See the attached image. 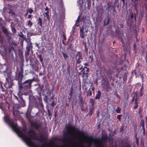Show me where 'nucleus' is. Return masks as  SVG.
I'll use <instances>...</instances> for the list:
<instances>
[{"label":"nucleus","mask_w":147,"mask_h":147,"mask_svg":"<svg viewBox=\"0 0 147 147\" xmlns=\"http://www.w3.org/2000/svg\"><path fill=\"white\" fill-rule=\"evenodd\" d=\"M37 24L38 25L41 27L42 28V22L41 18L39 17L38 19L36 20Z\"/></svg>","instance_id":"obj_25"},{"label":"nucleus","mask_w":147,"mask_h":147,"mask_svg":"<svg viewBox=\"0 0 147 147\" xmlns=\"http://www.w3.org/2000/svg\"><path fill=\"white\" fill-rule=\"evenodd\" d=\"M79 69L81 70V71H84L83 72V73L87 75L88 74V73L89 71V69L85 66L84 67L83 66H81L80 68Z\"/></svg>","instance_id":"obj_15"},{"label":"nucleus","mask_w":147,"mask_h":147,"mask_svg":"<svg viewBox=\"0 0 147 147\" xmlns=\"http://www.w3.org/2000/svg\"><path fill=\"white\" fill-rule=\"evenodd\" d=\"M115 96L118 99H119L120 100L121 99L119 95L116 92H115Z\"/></svg>","instance_id":"obj_48"},{"label":"nucleus","mask_w":147,"mask_h":147,"mask_svg":"<svg viewBox=\"0 0 147 147\" xmlns=\"http://www.w3.org/2000/svg\"><path fill=\"white\" fill-rule=\"evenodd\" d=\"M27 134H29V136L31 137L32 139L33 140V137H35V138L37 137V136H36L35 134L36 133L34 130H32L31 129L29 130L27 133Z\"/></svg>","instance_id":"obj_20"},{"label":"nucleus","mask_w":147,"mask_h":147,"mask_svg":"<svg viewBox=\"0 0 147 147\" xmlns=\"http://www.w3.org/2000/svg\"><path fill=\"white\" fill-rule=\"evenodd\" d=\"M17 103L19 105H20L21 106L23 107H24L26 105L25 101L22 97H19V101H18Z\"/></svg>","instance_id":"obj_17"},{"label":"nucleus","mask_w":147,"mask_h":147,"mask_svg":"<svg viewBox=\"0 0 147 147\" xmlns=\"http://www.w3.org/2000/svg\"><path fill=\"white\" fill-rule=\"evenodd\" d=\"M29 122L32 127H34V128L38 132H40V129L39 128H41L42 126L40 123H38L37 122H34L31 120Z\"/></svg>","instance_id":"obj_8"},{"label":"nucleus","mask_w":147,"mask_h":147,"mask_svg":"<svg viewBox=\"0 0 147 147\" xmlns=\"http://www.w3.org/2000/svg\"><path fill=\"white\" fill-rule=\"evenodd\" d=\"M55 105L56 104L55 103L54 101H53L52 102L51 105V106H52L53 107H54Z\"/></svg>","instance_id":"obj_52"},{"label":"nucleus","mask_w":147,"mask_h":147,"mask_svg":"<svg viewBox=\"0 0 147 147\" xmlns=\"http://www.w3.org/2000/svg\"><path fill=\"white\" fill-rule=\"evenodd\" d=\"M118 39H120V40L121 42L122 43V44L123 46L125 45V43L123 41V39L122 38V36L121 37V38H118Z\"/></svg>","instance_id":"obj_43"},{"label":"nucleus","mask_w":147,"mask_h":147,"mask_svg":"<svg viewBox=\"0 0 147 147\" xmlns=\"http://www.w3.org/2000/svg\"><path fill=\"white\" fill-rule=\"evenodd\" d=\"M27 11L29 13L31 14L33 11V10L31 8H30L27 10Z\"/></svg>","instance_id":"obj_45"},{"label":"nucleus","mask_w":147,"mask_h":147,"mask_svg":"<svg viewBox=\"0 0 147 147\" xmlns=\"http://www.w3.org/2000/svg\"><path fill=\"white\" fill-rule=\"evenodd\" d=\"M9 45L8 48V51L10 54L11 55V57H13L14 53H15V51L13 45L15 47L17 44L13 42H10L9 43Z\"/></svg>","instance_id":"obj_6"},{"label":"nucleus","mask_w":147,"mask_h":147,"mask_svg":"<svg viewBox=\"0 0 147 147\" xmlns=\"http://www.w3.org/2000/svg\"><path fill=\"white\" fill-rule=\"evenodd\" d=\"M137 101V98H136L135 99V102L134 103V105L133 107V109H136L138 108V104Z\"/></svg>","instance_id":"obj_30"},{"label":"nucleus","mask_w":147,"mask_h":147,"mask_svg":"<svg viewBox=\"0 0 147 147\" xmlns=\"http://www.w3.org/2000/svg\"><path fill=\"white\" fill-rule=\"evenodd\" d=\"M13 130L17 131H18L19 136L24 139L27 144L30 147H44V144L39 146L35 144L34 142L31 141V139L30 137L24 134V133H25L26 131V127L23 128L22 130H19L17 127V129Z\"/></svg>","instance_id":"obj_2"},{"label":"nucleus","mask_w":147,"mask_h":147,"mask_svg":"<svg viewBox=\"0 0 147 147\" xmlns=\"http://www.w3.org/2000/svg\"><path fill=\"white\" fill-rule=\"evenodd\" d=\"M115 34L116 35V37L118 38H121V37L122 36L121 35V32L119 29L115 30Z\"/></svg>","instance_id":"obj_22"},{"label":"nucleus","mask_w":147,"mask_h":147,"mask_svg":"<svg viewBox=\"0 0 147 147\" xmlns=\"http://www.w3.org/2000/svg\"><path fill=\"white\" fill-rule=\"evenodd\" d=\"M142 111V110L141 109V107H139V108L138 110V113L139 114Z\"/></svg>","instance_id":"obj_62"},{"label":"nucleus","mask_w":147,"mask_h":147,"mask_svg":"<svg viewBox=\"0 0 147 147\" xmlns=\"http://www.w3.org/2000/svg\"><path fill=\"white\" fill-rule=\"evenodd\" d=\"M145 60L146 62V63H147V52L146 53Z\"/></svg>","instance_id":"obj_64"},{"label":"nucleus","mask_w":147,"mask_h":147,"mask_svg":"<svg viewBox=\"0 0 147 147\" xmlns=\"http://www.w3.org/2000/svg\"><path fill=\"white\" fill-rule=\"evenodd\" d=\"M9 13H11L13 15H15V13L12 9H10V11L9 12Z\"/></svg>","instance_id":"obj_49"},{"label":"nucleus","mask_w":147,"mask_h":147,"mask_svg":"<svg viewBox=\"0 0 147 147\" xmlns=\"http://www.w3.org/2000/svg\"><path fill=\"white\" fill-rule=\"evenodd\" d=\"M128 18L129 20H130V21L132 22L133 21V20L135 21H136V15L135 13H130L129 15L128 16Z\"/></svg>","instance_id":"obj_13"},{"label":"nucleus","mask_w":147,"mask_h":147,"mask_svg":"<svg viewBox=\"0 0 147 147\" xmlns=\"http://www.w3.org/2000/svg\"><path fill=\"white\" fill-rule=\"evenodd\" d=\"M90 103L91 104L90 107H94V101L93 99H90Z\"/></svg>","instance_id":"obj_32"},{"label":"nucleus","mask_w":147,"mask_h":147,"mask_svg":"<svg viewBox=\"0 0 147 147\" xmlns=\"http://www.w3.org/2000/svg\"><path fill=\"white\" fill-rule=\"evenodd\" d=\"M48 96H45L44 98V101H45L46 103H48Z\"/></svg>","instance_id":"obj_44"},{"label":"nucleus","mask_w":147,"mask_h":147,"mask_svg":"<svg viewBox=\"0 0 147 147\" xmlns=\"http://www.w3.org/2000/svg\"><path fill=\"white\" fill-rule=\"evenodd\" d=\"M80 104H81V105H83L84 104V103H83V100H82V98H81V99H80Z\"/></svg>","instance_id":"obj_60"},{"label":"nucleus","mask_w":147,"mask_h":147,"mask_svg":"<svg viewBox=\"0 0 147 147\" xmlns=\"http://www.w3.org/2000/svg\"><path fill=\"white\" fill-rule=\"evenodd\" d=\"M67 70L68 72L70 74V65L68 63H67Z\"/></svg>","instance_id":"obj_37"},{"label":"nucleus","mask_w":147,"mask_h":147,"mask_svg":"<svg viewBox=\"0 0 147 147\" xmlns=\"http://www.w3.org/2000/svg\"><path fill=\"white\" fill-rule=\"evenodd\" d=\"M82 43L84 45V46H87V43L86 41H83L82 42Z\"/></svg>","instance_id":"obj_61"},{"label":"nucleus","mask_w":147,"mask_h":147,"mask_svg":"<svg viewBox=\"0 0 147 147\" xmlns=\"http://www.w3.org/2000/svg\"><path fill=\"white\" fill-rule=\"evenodd\" d=\"M30 65H31L32 68L36 71L37 72L38 70V61L36 59L34 61V63H33L32 61L30 59Z\"/></svg>","instance_id":"obj_7"},{"label":"nucleus","mask_w":147,"mask_h":147,"mask_svg":"<svg viewBox=\"0 0 147 147\" xmlns=\"http://www.w3.org/2000/svg\"><path fill=\"white\" fill-rule=\"evenodd\" d=\"M140 125L142 127V129L143 130V134L144 135H145V128L144 125V121L142 119L140 123Z\"/></svg>","instance_id":"obj_23"},{"label":"nucleus","mask_w":147,"mask_h":147,"mask_svg":"<svg viewBox=\"0 0 147 147\" xmlns=\"http://www.w3.org/2000/svg\"><path fill=\"white\" fill-rule=\"evenodd\" d=\"M145 8L147 9V0H144Z\"/></svg>","instance_id":"obj_56"},{"label":"nucleus","mask_w":147,"mask_h":147,"mask_svg":"<svg viewBox=\"0 0 147 147\" xmlns=\"http://www.w3.org/2000/svg\"><path fill=\"white\" fill-rule=\"evenodd\" d=\"M104 26H101L100 28H99V31H100V32H101L103 30V27Z\"/></svg>","instance_id":"obj_55"},{"label":"nucleus","mask_w":147,"mask_h":147,"mask_svg":"<svg viewBox=\"0 0 147 147\" xmlns=\"http://www.w3.org/2000/svg\"><path fill=\"white\" fill-rule=\"evenodd\" d=\"M33 23L31 20H29L28 21V25L29 27H31L33 25Z\"/></svg>","instance_id":"obj_34"},{"label":"nucleus","mask_w":147,"mask_h":147,"mask_svg":"<svg viewBox=\"0 0 147 147\" xmlns=\"http://www.w3.org/2000/svg\"><path fill=\"white\" fill-rule=\"evenodd\" d=\"M76 64H80L83 59L82 53L80 51L78 52L77 54L76 55Z\"/></svg>","instance_id":"obj_9"},{"label":"nucleus","mask_w":147,"mask_h":147,"mask_svg":"<svg viewBox=\"0 0 147 147\" xmlns=\"http://www.w3.org/2000/svg\"><path fill=\"white\" fill-rule=\"evenodd\" d=\"M45 14L46 16V18L48 20H50V17L49 15V11H47L45 13Z\"/></svg>","instance_id":"obj_39"},{"label":"nucleus","mask_w":147,"mask_h":147,"mask_svg":"<svg viewBox=\"0 0 147 147\" xmlns=\"http://www.w3.org/2000/svg\"><path fill=\"white\" fill-rule=\"evenodd\" d=\"M84 28L83 26L80 27V36L82 38H83L84 37L85 33L84 32Z\"/></svg>","instance_id":"obj_21"},{"label":"nucleus","mask_w":147,"mask_h":147,"mask_svg":"<svg viewBox=\"0 0 147 147\" xmlns=\"http://www.w3.org/2000/svg\"><path fill=\"white\" fill-rule=\"evenodd\" d=\"M104 88L107 92H109L111 91V88L110 86L109 83L105 84L104 85Z\"/></svg>","instance_id":"obj_19"},{"label":"nucleus","mask_w":147,"mask_h":147,"mask_svg":"<svg viewBox=\"0 0 147 147\" xmlns=\"http://www.w3.org/2000/svg\"><path fill=\"white\" fill-rule=\"evenodd\" d=\"M63 40H66L67 39L66 35L65 34H63Z\"/></svg>","instance_id":"obj_57"},{"label":"nucleus","mask_w":147,"mask_h":147,"mask_svg":"<svg viewBox=\"0 0 147 147\" xmlns=\"http://www.w3.org/2000/svg\"><path fill=\"white\" fill-rule=\"evenodd\" d=\"M11 30L12 32H13L14 33H16V30L15 28L14 27H12L11 29Z\"/></svg>","instance_id":"obj_58"},{"label":"nucleus","mask_w":147,"mask_h":147,"mask_svg":"<svg viewBox=\"0 0 147 147\" xmlns=\"http://www.w3.org/2000/svg\"><path fill=\"white\" fill-rule=\"evenodd\" d=\"M69 126H65L66 133H64L63 134L65 135L66 134H68L70 135L71 134V132L73 133H79L80 135V136L86 138L88 140H93L94 141L97 142L99 143V147H104L102 142H105L108 139V136L106 135L102 136L101 139L98 140L96 139H94L92 136H86L85 133L84 131H80L79 129H77L75 126H71V123H68Z\"/></svg>","instance_id":"obj_1"},{"label":"nucleus","mask_w":147,"mask_h":147,"mask_svg":"<svg viewBox=\"0 0 147 147\" xmlns=\"http://www.w3.org/2000/svg\"><path fill=\"white\" fill-rule=\"evenodd\" d=\"M3 106L5 109H7L8 110L9 109L10 105V104L8 102H5V103L3 104Z\"/></svg>","instance_id":"obj_28"},{"label":"nucleus","mask_w":147,"mask_h":147,"mask_svg":"<svg viewBox=\"0 0 147 147\" xmlns=\"http://www.w3.org/2000/svg\"><path fill=\"white\" fill-rule=\"evenodd\" d=\"M19 98H18L16 96H14V101H17V102L19 101Z\"/></svg>","instance_id":"obj_46"},{"label":"nucleus","mask_w":147,"mask_h":147,"mask_svg":"<svg viewBox=\"0 0 147 147\" xmlns=\"http://www.w3.org/2000/svg\"><path fill=\"white\" fill-rule=\"evenodd\" d=\"M34 80V78L31 79H28L25 81L23 83H22V81H20L18 83L19 92H21L22 90L28 91L29 90L31 86L32 83Z\"/></svg>","instance_id":"obj_3"},{"label":"nucleus","mask_w":147,"mask_h":147,"mask_svg":"<svg viewBox=\"0 0 147 147\" xmlns=\"http://www.w3.org/2000/svg\"><path fill=\"white\" fill-rule=\"evenodd\" d=\"M101 92L100 90H98L97 91V93L95 97V99L96 100H99L101 97Z\"/></svg>","instance_id":"obj_27"},{"label":"nucleus","mask_w":147,"mask_h":147,"mask_svg":"<svg viewBox=\"0 0 147 147\" xmlns=\"http://www.w3.org/2000/svg\"><path fill=\"white\" fill-rule=\"evenodd\" d=\"M23 71L24 70L23 68L22 67H21L20 68V72L18 73V74L19 79L18 81V83H19L20 81L21 82V81H22L23 77Z\"/></svg>","instance_id":"obj_14"},{"label":"nucleus","mask_w":147,"mask_h":147,"mask_svg":"<svg viewBox=\"0 0 147 147\" xmlns=\"http://www.w3.org/2000/svg\"><path fill=\"white\" fill-rule=\"evenodd\" d=\"M121 111V109L118 107H117V109L115 110L116 112L117 113H120V111Z\"/></svg>","instance_id":"obj_38"},{"label":"nucleus","mask_w":147,"mask_h":147,"mask_svg":"<svg viewBox=\"0 0 147 147\" xmlns=\"http://www.w3.org/2000/svg\"><path fill=\"white\" fill-rule=\"evenodd\" d=\"M44 136L42 135H41L40 136V138H39L37 136V137L35 138V137H33V140H37L41 142H43L45 140L47 139L46 138H44Z\"/></svg>","instance_id":"obj_18"},{"label":"nucleus","mask_w":147,"mask_h":147,"mask_svg":"<svg viewBox=\"0 0 147 147\" xmlns=\"http://www.w3.org/2000/svg\"><path fill=\"white\" fill-rule=\"evenodd\" d=\"M113 8V3L110 2H108L107 3V8L109 11L111 10Z\"/></svg>","instance_id":"obj_26"},{"label":"nucleus","mask_w":147,"mask_h":147,"mask_svg":"<svg viewBox=\"0 0 147 147\" xmlns=\"http://www.w3.org/2000/svg\"><path fill=\"white\" fill-rule=\"evenodd\" d=\"M137 95L136 93L134 95V96L133 97L131 100V102L132 103L134 101H135V98H137Z\"/></svg>","instance_id":"obj_36"},{"label":"nucleus","mask_w":147,"mask_h":147,"mask_svg":"<svg viewBox=\"0 0 147 147\" xmlns=\"http://www.w3.org/2000/svg\"><path fill=\"white\" fill-rule=\"evenodd\" d=\"M32 110L31 107L30 106H29L28 109L27 110L26 113V117L27 118V119L29 120V121H30V115H31V112Z\"/></svg>","instance_id":"obj_16"},{"label":"nucleus","mask_w":147,"mask_h":147,"mask_svg":"<svg viewBox=\"0 0 147 147\" xmlns=\"http://www.w3.org/2000/svg\"><path fill=\"white\" fill-rule=\"evenodd\" d=\"M131 74L133 76H135V77L136 78L138 76V74H137L136 71V70H133L131 72Z\"/></svg>","instance_id":"obj_33"},{"label":"nucleus","mask_w":147,"mask_h":147,"mask_svg":"<svg viewBox=\"0 0 147 147\" xmlns=\"http://www.w3.org/2000/svg\"><path fill=\"white\" fill-rule=\"evenodd\" d=\"M91 88L89 89L88 91H87V96H91L92 95V92L91 90H90V89Z\"/></svg>","instance_id":"obj_40"},{"label":"nucleus","mask_w":147,"mask_h":147,"mask_svg":"<svg viewBox=\"0 0 147 147\" xmlns=\"http://www.w3.org/2000/svg\"><path fill=\"white\" fill-rule=\"evenodd\" d=\"M14 105L13 106V114L14 116L17 115L19 112L18 109H19V105L17 103L16 104L14 103Z\"/></svg>","instance_id":"obj_12"},{"label":"nucleus","mask_w":147,"mask_h":147,"mask_svg":"<svg viewBox=\"0 0 147 147\" xmlns=\"http://www.w3.org/2000/svg\"><path fill=\"white\" fill-rule=\"evenodd\" d=\"M33 47L32 45V43L31 42H30L29 43L27 44V46L26 48V53L27 55H29L30 51H31L32 53H33L32 50Z\"/></svg>","instance_id":"obj_11"},{"label":"nucleus","mask_w":147,"mask_h":147,"mask_svg":"<svg viewBox=\"0 0 147 147\" xmlns=\"http://www.w3.org/2000/svg\"><path fill=\"white\" fill-rule=\"evenodd\" d=\"M96 19V21H98L99 20H100V21L99 22V23L100 24V22L101 21V18L99 17H95Z\"/></svg>","instance_id":"obj_47"},{"label":"nucleus","mask_w":147,"mask_h":147,"mask_svg":"<svg viewBox=\"0 0 147 147\" xmlns=\"http://www.w3.org/2000/svg\"><path fill=\"white\" fill-rule=\"evenodd\" d=\"M119 25L121 28L123 29L124 28V25L123 24L120 23Z\"/></svg>","instance_id":"obj_59"},{"label":"nucleus","mask_w":147,"mask_h":147,"mask_svg":"<svg viewBox=\"0 0 147 147\" xmlns=\"http://www.w3.org/2000/svg\"><path fill=\"white\" fill-rule=\"evenodd\" d=\"M47 111H48V114L49 116H51V113H50V110H48Z\"/></svg>","instance_id":"obj_63"},{"label":"nucleus","mask_w":147,"mask_h":147,"mask_svg":"<svg viewBox=\"0 0 147 147\" xmlns=\"http://www.w3.org/2000/svg\"><path fill=\"white\" fill-rule=\"evenodd\" d=\"M142 86L141 87L140 89V90L139 92V94L141 97H142L143 95V90H142Z\"/></svg>","instance_id":"obj_41"},{"label":"nucleus","mask_w":147,"mask_h":147,"mask_svg":"<svg viewBox=\"0 0 147 147\" xmlns=\"http://www.w3.org/2000/svg\"><path fill=\"white\" fill-rule=\"evenodd\" d=\"M89 109V111L88 114L90 116H91L94 112V107H90Z\"/></svg>","instance_id":"obj_29"},{"label":"nucleus","mask_w":147,"mask_h":147,"mask_svg":"<svg viewBox=\"0 0 147 147\" xmlns=\"http://www.w3.org/2000/svg\"><path fill=\"white\" fill-rule=\"evenodd\" d=\"M4 120L5 122L10 126L13 130L17 129V124H14L13 121L10 120L9 117H5Z\"/></svg>","instance_id":"obj_4"},{"label":"nucleus","mask_w":147,"mask_h":147,"mask_svg":"<svg viewBox=\"0 0 147 147\" xmlns=\"http://www.w3.org/2000/svg\"><path fill=\"white\" fill-rule=\"evenodd\" d=\"M18 36H19L23 39H24L25 38L24 35L22 34V32H21L20 34H19Z\"/></svg>","instance_id":"obj_42"},{"label":"nucleus","mask_w":147,"mask_h":147,"mask_svg":"<svg viewBox=\"0 0 147 147\" xmlns=\"http://www.w3.org/2000/svg\"><path fill=\"white\" fill-rule=\"evenodd\" d=\"M37 57L39 59L40 61V62L42 63H43L42 62L43 59L42 57V55L41 54L38 55Z\"/></svg>","instance_id":"obj_35"},{"label":"nucleus","mask_w":147,"mask_h":147,"mask_svg":"<svg viewBox=\"0 0 147 147\" xmlns=\"http://www.w3.org/2000/svg\"><path fill=\"white\" fill-rule=\"evenodd\" d=\"M93 56H90L89 57V60L90 61V62H92L93 61V59H92Z\"/></svg>","instance_id":"obj_54"},{"label":"nucleus","mask_w":147,"mask_h":147,"mask_svg":"<svg viewBox=\"0 0 147 147\" xmlns=\"http://www.w3.org/2000/svg\"><path fill=\"white\" fill-rule=\"evenodd\" d=\"M6 82L4 84V86L7 88H12L13 85V79L10 75H9L6 78Z\"/></svg>","instance_id":"obj_5"},{"label":"nucleus","mask_w":147,"mask_h":147,"mask_svg":"<svg viewBox=\"0 0 147 147\" xmlns=\"http://www.w3.org/2000/svg\"><path fill=\"white\" fill-rule=\"evenodd\" d=\"M84 51L86 53H88V48H87V46H84Z\"/></svg>","instance_id":"obj_53"},{"label":"nucleus","mask_w":147,"mask_h":147,"mask_svg":"<svg viewBox=\"0 0 147 147\" xmlns=\"http://www.w3.org/2000/svg\"><path fill=\"white\" fill-rule=\"evenodd\" d=\"M2 31L3 32L7 40V41L9 43L11 42V37L9 35V32H8L7 29H6L5 27H3L2 29Z\"/></svg>","instance_id":"obj_10"},{"label":"nucleus","mask_w":147,"mask_h":147,"mask_svg":"<svg viewBox=\"0 0 147 147\" xmlns=\"http://www.w3.org/2000/svg\"><path fill=\"white\" fill-rule=\"evenodd\" d=\"M109 21L110 19L108 17L105 18L104 21L103 26H105L108 25L109 23Z\"/></svg>","instance_id":"obj_24"},{"label":"nucleus","mask_w":147,"mask_h":147,"mask_svg":"<svg viewBox=\"0 0 147 147\" xmlns=\"http://www.w3.org/2000/svg\"><path fill=\"white\" fill-rule=\"evenodd\" d=\"M62 53L65 60H66L67 58L69 57V56H68L66 53L62 52Z\"/></svg>","instance_id":"obj_31"},{"label":"nucleus","mask_w":147,"mask_h":147,"mask_svg":"<svg viewBox=\"0 0 147 147\" xmlns=\"http://www.w3.org/2000/svg\"><path fill=\"white\" fill-rule=\"evenodd\" d=\"M122 116L121 115H118L117 116V118L118 119V120L119 121H121V117Z\"/></svg>","instance_id":"obj_50"},{"label":"nucleus","mask_w":147,"mask_h":147,"mask_svg":"<svg viewBox=\"0 0 147 147\" xmlns=\"http://www.w3.org/2000/svg\"><path fill=\"white\" fill-rule=\"evenodd\" d=\"M72 44L71 43H70L67 47V49H71L72 48Z\"/></svg>","instance_id":"obj_51"}]
</instances>
